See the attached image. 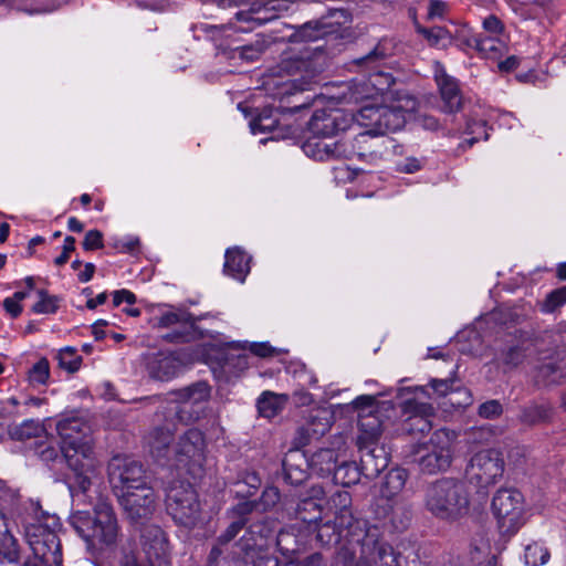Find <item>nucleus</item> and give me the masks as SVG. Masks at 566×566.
I'll list each match as a JSON object with an SVG mask.
<instances>
[{"instance_id": "nucleus-1", "label": "nucleus", "mask_w": 566, "mask_h": 566, "mask_svg": "<svg viewBox=\"0 0 566 566\" xmlns=\"http://www.w3.org/2000/svg\"><path fill=\"white\" fill-rule=\"evenodd\" d=\"M332 503L338 523L346 526L345 544L338 551L342 566H399L394 548L384 539L379 527L354 516L348 492H336Z\"/></svg>"}, {"instance_id": "nucleus-2", "label": "nucleus", "mask_w": 566, "mask_h": 566, "mask_svg": "<svg viewBox=\"0 0 566 566\" xmlns=\"http://www.w3.org/2000/svg\"><path fill=\"white\" fill-rule=\"evenodd\" d=\"M17 516H20L33 557L44 566H62L61 542L53 530L57 524L56 515L45 512L39 501L29 500Z\"/></svg>"}, {"instance_id": "nucleus-3", "label": "nucleus", "mask_w": 566, "mask_h": 566, "mask_svg": "<svg viewBox=\"0 0 566 566\" xmlns=\"http://www.w3.org/2000/svg\"><path fill=\"white\" fill-rule=\"evenodd\" d=\"M70 524L87 543L88 548L113 546L118 537L116 514L107 501L99 497L93 506V512L76 511L70 516Z\"/></svg>"}, {"instance_id": "nucleus-4", "label": "nucleus", "mask_w": 566, "mask_h": 566, "mask_svg": "<svg viewBox=\"0 0 566 566\" xmlns=\"http://www.w3.org/2000/svg\"><path fill=\"white\" fill-rule=\"evenodd\" d=\"M469 492L463 481L442 478L424 488L423 505L433 516L454 521L469 511Z\"/></svg>"}, {"instance_id": "nucleus-5", "label": "nucleus", "mask_w": 566, "mask_h": 566, "mask_svg": "<svg viewBox=\"0 0 566 566\" xmlns=\"http://www.w3.org/2000/svg\"><path fill=\"white\" fill-rule=\"evenodd\" d=\"M457 439L454 431L439 429L428 441L412 448L411 462L417 464L423 474H437L447 471L453 457V443Z\"/></svg>"}, {"instance_id": "nucleus-6", "label": "nucleus", "mask_w": 566, "mask_h": 566, "mask_svg": "<svg viewBox=\"0 0 566 566\" xmlns=\"http://www.w3.org/2000/svg\"><path fill=\"white\" fill-rule=\"evenodd\" d=\"M327 63V54L322 46H316L313 52L305 51L297 56L284 61L283 69L293 78L284 84L283 97L312 90L313 85L318 82V77L326 69Z\"/></svg>"}, {"instance_id": "nucleus-7", "label": "nucleus", "mask_w": 566, "mask_h": 566, "mask_svg": "<svg viewBox=\"0 0 566 566\" xmlns=\"http://www.w3.org/2000/svg\"><path fill=\"white\" fill-rule=\"evenodd\" d=\"M166 506L175 522L192 527L200 520L201 506L192 485L185 481H174L166 492Z\"/></svg>"}, {"instance_id": "nucleus-8", "label": "nucleus", "mask_w": 566, "mask_h": 566, "mask_svg": "<svg viewBox=\"0 0 566 566\" xmlns=\"http://www.w3.org/2000/svg\"><path fill=\"white\" fill-rule=\"evenodd\" d=\"M62 452L71 471L67 483L72 496L85 495L92 485V476L96 469L92 443L88 444L87 451L84 450V446H81L62 450Z\"/></svg>"}, {"instance_id": "nucleus-9", "label": "nucleus", "mask_w": 566, "mask_h": 566, "mask_svg": "<svg viewBox=\"0 0 566 566\" xmlns=\"http://www.w3.org/2000/svg\"><path fill=\"white\" fill-rule=\"evenodd\" d=\"M184 409L176 402L163 407L156 412L158 420H164L163 424H156L147 437L149 452L157 460L165 459L170 452L171 443L175 440L176 420L181 421Z\"/></svg>"}, {"instance_id": "nucleus-10", "label": "nucleus", "mask_w": 566, "mask_h": 566, "mask_svg": "<svg viewBox=\"0 0 566 566\" xmlns=\"http://www.w3.org/2000/svg\"><path fill=\"white\" fill-rule=\"evenodd\" d=\"M107 471L115 494L148 488L142 463L128 457L114 455Z\"/></svg>"}, {"instance_id": "nucleus-11", "label": "nucleus", "mask_w": 566, "mask_h": 566, "mask_svg": "<svg viewBox=\"0 0 566 566\" xmlns=\"http://www.w3.org/2000/svg\"><path fill=\"white\" fill-rule=\"evenodd\" d=\"M492 510L503 533L513 534L523 524V495L512 489H501L492 500Z\"/></svg>"}, {"instance_id": "nucleus-12", "label": "nucleus", "mask_w": 566, "mask_h": 566, "mask_svg": "<svg viewBox=\"0 0 566 566\" xmlns=\"http://www.w3.org/2000/svg\"><path fill=\"white\" fill-rule=\"evenodd\" d=\"M504 472V460L495 449L481 450L472 455L465 473L480 488L495 484Z\"/></svg>"}, {"instance_id": "nucleus-13", "label": "nucleus", "mask_w": 566, "mask_h": 566, "mask_svg": "<svg viewBox=\"0 0 566 566\" xmlns=\"http://www.w3.org/2000/svg\"><path fill=\"white\" fill-rule=\"evenodd\" d=\"M390 55L391 52L386 43L379 42L368 54L353 61L355 65L368 72L367 84L375 90L376 94L388 93L396 82L391 73L380 70Z\"/></svg>"}, {"instance_id": "nucleus-14", "label": "nucleus", "mask_w": 566, "mask_h": 566, "mask_svg": "<svg viewBox=\"0 0 566 566\" xmlns=\"http://www.w3.org/2000/svg\"><path fill=\"white\" fill-rule=\"evenodd\" d=\"M116 496L126 518L132 524H143L155 513L156 495L150 486L117 493Z\"/></svg>"}, {"instance_id": "nucleus-15", "label": "nucleus", "mask_w": 566, "mask_h": 566, "mask_svg": "<svg viewBox=\"0 0 566 566\" xmlns=\"http://www.w3.org/2000/svg\"><path fill=\"white\" fill-rule=\"evenodd\" d=\"M358 122L377 136L400 129L405 124L400 111L388 106H364L358 114Z\"/></svg>"}, {"instance_id": "nucleus-16", "label": "nucleus", "mask_w": 566, "mask_h": 566, "mask_svg": "<svg viewBox=\"0 0 566 566\" xmlns=\"http://www.w3.org/2000/svg\"><path fill=\"white\" fill-rule=\"evenodd\" d=\"M332 423L333 416L327 409L311 410L296 428L291 441L292 447L302 450L304 447L318 441L329 431Z\"/></svg>"}, {"instance_id": "nucleus-17", "label": "nucleus", "mask_w": 566, "mask_h": 566, "mask_svg": "<svg viewBox=\"0 0 566 566\" xmlns=\"http://www.w3.org/2000/svg\"><path fill=\"white\" fill-rule=\"evenodd\" d=\"M56 431L61 438V451L84 446V450H88V444L92 443L91 426L81 416L71 415L63 417L56 422Z\"/></svg>"}, {"instance_id": "nucleus-18", "label": "nucleus", "mask_w": 566, "mask_h": 566, "mask_svg": "<svg viewBox=\"0 0 566 566\" xmlns=\"http://www.w3.org/2000/svg\"><path fill=\"white\" fill-rule=\"evenodd\" d=\"M539 354L537 339L527 336L504 346L497 354L496 360L505 371H510L526 361H533Z\"/></svg>"}, {"instance_id": "nucleus-19", "label": "nucleus", "mask_w": 566, "mask_h": 566, "mask_svg": "<svg viewBox=\"0 0 566 566\" xmlns=\"http://www.w3.org/2000/svg\"><path fill=\"white\" fill-rule=\"evenodd\" d=\"M157 326L161 328L177 326L172 332L163 335V338L169 343L181 344L196 339V322L187 311L178 310L163 313L157 318Z\"/></svg>"}, {"instance_id": "nucleus-20", "label": "nucleus", "mask_w": 566, "mask_h": 566, "mask_svg": "<svg viewBox=\"0 0 566 566\" xmlns=\"http://www.w3.org/2000/svg\"><path fill=\"white\" fill-rule=\"evenodd\" d=\"M350 118H348L340 109L322 108L316 109L308 120V132L313 135L323 137H333L338 132L348 128Z\"/></svg>"}, {"instance_id": "nucleus-21", "label": "nucleus", "mask_w": 566, "mask_h": 566, "mask_svg": "<svg viewBox=\"0 0 566 566\" xmlns=\"http://www.w3.org/2000/svg\"><path fill=\"white\" fill-rule=\"evenodd\" d=\"M144 553L158 562V566H169V542L166 533L155 524L146 525L140 531Z\"/></svg>"}, {"instance_id": "nucleus-22", "label": "nucleus", "mask_w": 566, "mask_h": 566, "mask_svg": "<svg viewBox=\"0 0 566 566\" xmlns=\"http://www.w3.org/2000/svg\"><path fill=\"white\" fill-rule=\"evenodd\" d=\"M325 495L322 485H312L305 493L301 494L294 507L295 517L308 526L316 524L322 520V502L325 500Z\"/></svg>"}, {"instance_id": "nucleus-23", "label": "nucleus", "mask_w": 566, "mask_h": 566, "mask_svg": "<svg viewBox=\"0 0 566 566\" xmlns=\"http://www.w3.org/2000/svg\"><path fill=\"white\" fill-rule=\"evenodd\" d=\"M403 420V431L409 434L424 433L431 430L430 417L433 416V408L426 402H419L415 399L406 400L401 405Z\"/></svg>"}, {"instance_id": "nucleus-24", "label": "nucleus", "mask_w": 566, "mask_h": 566, "mask_svg": "<svg viewBox=\"0 0 566 566\" xmlns=\"http://www.w3.org/2000/svg\"><path fill=\"white\" fill-rule=\"evenodd\" d=\"M357 446L363 475L369 480L377 478L389 463V453L386 448L378 442L357 443Z\"/></svg>"}, {"instance_id": "nucleus-25", "label": "nucleus", "mask_w": 566, "mask_h": 566, "mask_svg": "<svg viewBox=\"0 0 566 566\" xmlns=\"http://www.w3.org/2000/svg\"><path fill=\"white\" fill-rule=\"evenodd\" d=\"M206 441L199 429H189L182 436L175 448V454L179 462L201 465L205 460Z\"/></svg>"}, {"instance_id": "nucleus-26", "label": "nucleus", "mask_w": 566, "mask_h": 566, "mask_svg": "<svg viewBox=\"0 0 566 566\" xmlns=\"http://www.w3.org/2000/svg\"><path fill=\"white\" fill-rule=\"evenodd\" d=\"M302 149L306 156L319 161L339 159L346 155L345 142L313 134L304 142Z\"/></svg>"}, {"instance_id": "nucleus-27", "label": "nucleus", "mask_w": 566, "mask_h": 566, "mask_svg": "<svg viewBox=\"0 0 566 566\" xmlns=\"http://www.w3.org/2000/svg\"><path fill=\"white\" fill-rule=\"evenodd\" d=\"M377 135L373 134L369 129L356 135L353 140L345 143V154L343 158L357 157L360 160L374 164L381 158V151Z\"/></svg>"}, {"instance_id": "nucleus-28", "label": "nucleus", "mask_w": 566, "mask_h": 566, "mask_svg": "<svg viewBox=\"0 0 566 566\" xmlns=\"http://www.w3.org/2000/svg\"><path fill=\"white\" fill-rule=\"evenodd\" d=\"M338 35L339 23H333L324 17L294 28L290 40L292 42L317 41L323 38L337 39Z\"/></svg>"}, {"instance_id": "nucleus-29", "label": "nucleus", "mask_w": 566, "mask_h": 566, "mask_svg": "<svg viewBox=\"0 0 566 566\" xmlns=\"http://www.w3.org/2000/svg\"><path fill=\"white\" fill-rule=\"evenodd\" d=\"M310 461L301 449L291 448L282 460L283 479L291 485H300L308 476Z\"/></svg>"}, {"instance_id": "nucleus-30", "label": "nucleus", "mask_w": 566, "mask_h": 566, "mask_svg": "<svg viewBox=\"0 0 566 566\" xmlns=\"http://www.w3.org/2000/svg\"><path fill=\"white\" fill-rule=\"evenodd\" d=\"M180 361L168 353H156L147 359V370L153 379L167 381L180 370Z\"/></svg>"}, {"instance_id": "nucleus-31", "label": "nucleus", "mask_w": 566, "mask_h": 566, "mask_svg": "<svg viewBox=\"0 0 566 566\" xmlns=\"http://www.w3.org/2000/svg\"><path fill=\"white\" fill-rule=\"evenodd\" d=\"M437 83L443 103L442 111L449 114L459 112L462 108L463 99L458 82L453 77L442 73L437 75Z\"/></svg>"}, {"instance_id": "nucleus-32", "label": "nucleus", "mask_w": 566, "mask_h": 566, "mask_svg": "<svg viewBox=\"0 0 566 566\" xmlns=\"http://www.w3.org/2000/svg\"><path fill=\"white\" fill-rule=\"evenodd\" d=\"M553 415L551 403L531 401L520 407L517 421L526 427H535L552 422Z\"/></svg>"}, {"instance_id": "nucleus-33", "label": "nucleus", "mask_w": 566, "mask_h": 566, "mask_svg": "<svg viewBox=\"0 0 566 566\" xmlns=\"http://www.w3.org/2000/svg\"><path fill=\"white\" fill-rule=\"evenodd\" d=\"M380 413V409L358 413L360 434L358 436L357 443L378 442L384 428Z\"/></svg>"}, {"instance_id": "nucleus-34", "label": "nucleus", "mask_w": 566, "mask_h": 566, "mask_svg": "<svg viewBox=\"0 0 566 566\" xmlns=\"http://www.w3.org/2000/svg\"><path fill=\"white\" fill-rule=\"evenodd\" d=\"M271 42L266 36H258L255 41L238 46L234 49H220L219 54L228 59H239L247 62H254L259 60L262 54L268 50Z\"/></svg>"}, {"instance_id": "nucleus-35", "label": "nucleus", "mask_w": 566, "mask_h": 566, "mask_svg": "<svg viewBox=\"0 0 566 566\" xmlns=\"http://www.w3.org/2000/svg\"><path fill=\"white\" fill-rule=\"evenodd\" d=\"M314 526L316 532V542L322 546L335 545L339 543L342 538V546L345 544L346 526L340 525L337 521V517H334V520H327L325 522H322L321 520L314 524Z\"/></svg>"}, {"instance_id": "nucleus-36", "label": "nucleus", "mask_w": 566, "mask_h": 566, "mask_svg": "<svg viewBox=\"0 0 566 566\" xmlns=\"http://www.w3.org/2000/svg\"><path fill=\"white\" fill-rule=\"evenodd\" d=\"M469 48L476 50L485 59H499L506 50L505 44L497 38L474 35L465 40Z\"/></svg>"}, {"instance_id": "nucleus-37", "label": "nucleus", "mask_w": 566, "mask_h": 566, "mask_svg": "<svg viewBox=\"0 0 566 566\" xmlns=\"http://www.w3.org/2000/svg\"><path fill=\"white\" fill-rule=\"evenodd\" d=\"M250 271V258L238 248L226 252L224 272L237 280L243 281Z\"/></svg>"}, {"instance_id": "nucleus-38", "label": "nucleus", "mask_w": 566, "mask_h": 566, "mask_svg": "<svg viewBox=\"0 0 566 566\" xmlns=\"http://www.w3.org/2000/svg\"><path fill=\"white\" fill-rule=\"evenodd\" d=\"M536 378L545 385H559L566 381V358L542 364L537 367Z\"/></svg>"}, {"instance_id": "nucleus-39", "label": "nucleus", "mask_w": 566, "mask_h": 566, "mask_svg": "<svg viewBox=\"0 0 566 566\" xmlns=\"http://www.w3.org/2000/svg\"><path fill=\"white\" fill-rule=\"evenodd\" d=\"M262 484L261 478L255 471H241L238 473L235 480L232 482L235 496L240 499H248L260 489Z\"/></svg>"}, {"instance_id": "nucleus-40", "label": "nucleus", "mask_w": 566, "mask_h": 566, "mask_svg": "<svg viewBox=\"0 0 566 566\" xmlns=\"http://www.w3.org/2000/svg\"><path fill=\"white\" fill-rule=\"evenodd\" d=\"M286 402L287 397L285 395L266 391L258 400V410L262 417L271 419L282 411Z\"/></svg>"}, {"instance_id": "nucleus-41", "label": "nucleus", "mask_w": 566, "mask_h": 566, "mask_svg": "<svg viewBox=\"0 0 566 566\" xmlns=\"http://www.w3.org/2000/svg\"><path fill=\"white\" fill-rule=\"evenodd\" d=\"M19 560L18 542L0 520V563H17Z\"/></svg>"}, {"instance_id": "nucleus-42", "label": "nucleus", "mask_w": 566, "mask_h": 566, "mask_svg": "<svg viewBox=\"0 0 566 566\" xmlns=\"http://www.w3.org/2000/svg\"><path fill=\"white\" fill-rule=\"evenodd\" d=\"M175 395L181 402L198 403L209 399L210 387L206 381H197L188 387L177 390Z\"/></svg>"}, {"instance_id": "nucleus-43", "label": "nucleus", "mask_w": 566, "mask_h": 566, "mask_svg": "<svg viewBox=\"0 0 566 566\" xmlns=\"http://www.w3.org/2000/svg\"><path fill=\"white\" fill-rule=\"evenodd\" d=\"M44 432V427L35 420H25L20 424L8 427V434L12 440L24 441L39 437Z\"/></svg>"}, {"instance_id": "nucleus-44", "label": "nucleus", "mask_w": 566, "mask_h": 566, "mask_svg": "<svg viewBox=\"0 0 566 566\" xmlns=\"http://www.w3.org/2000/svg\"><path fill=\"white\" fill-rule=\"evenodd\" d=\"M336 483L350 486L359 482L363 472L355 462H343L332 472Z\"/></svg>"}, {"instance_id": "nucleus-45", "label": "nucleus", "mask_w": 566, "mask_h": 566, "mask_svg": "<svg viewBox=\"0 0 566 566\" xmlns=\"http://www.w3.org/2000/svg\"><path fill=\"white\" fill-rule=\"evenodd\" d=\"M310 465L322 474H331L337 465V453L333 449H321L313 453Z\"/></svg>"}, {"instance_id": "nucleus-46", "label": "nucleus", "mask_w": 566, "mask_h": 566, "mask_svg": "<svg viewBox=\"0 0 566 566\" xmlns=\"http://www.w3.org/2000/svg\"><path fill=\"white\" fill-rule=\"evenodd\" d=\"M408 479V473L405 469H391L385 478L382 491L387 496L398 494L405 486Z\"/></svg>"}, {"instance_id": "nucleus-47", "label": "nucleus", "mask_w": 566, "mask_h": 566, "mask_svg": "<svg viewBox=\"0 0 566 566\" xmlns=\"http://www.w3.org/2000/svg\"><path fill=\"white\" fill-rule=\"evenodd\" d=\"M412 512L409 505L402 502H395L391 506L389 521L392 527L398 531H405L411 521Z\"/></svg>"}, {"instance_id": "nucleus-48", "label": "nucleus", "mask_w": 566, "mask_h": 566, "mask_svg": "<svg viewBox=\"0 0 566 566\" xmlns=\"http://www.w3.org/2000/svg\"><path fill=\"white\" fill-rule=\"evenodd\" d=\"M59 366L69 373L77 371L82 365V357L77 355L75 347H65L59 350L57 356Z\"/></svg>"}, {"instance_id": "nucleus-49", "label": "nucleus", "mask_w": 566, "mask_h": 566, "mask_svg": "<svg viewBox=\"0 0 566 566\" xmlns=\"http://www.w3.org/2000/svg\"><path fill=\"white\" fill-rule=\"evenodd\" d=\"M524 557L527 565L539 566L547 562L549 553L543 545L533 543L526 546Z\"/></svg>"}, {"instance_id": "nucleus-50", "label": "nucleus", "mask_w": 566, "mask_h": 566, "mask_svg": "<svg viewBox=\"0 0 566 566\" xmlns=\"http://www.w3.org/2000/svg\"><path fill=\"white\" fill-rule=\"evenodd\" d=\"M38 295L40 297L39 302H36L32 311L38 314H49L55 313L57 310V297L51 296L45 290H39Z\"/></svg>"}, {"instance_id": "nucleus-51", "label": "nucleus", "mask_w": 566, "mask_h": 566, "mask_svg": "<svg viewBox=\"0 0 566 566\" xmlns=\"http://www.w3.org/2000/svg\"><path fill=\"white\" fill-rule=\"evenodd\" d=\"M277 125V119L272 116L271 113L263 112L256 118L252 119L250 123L252 132L255 133H266L272 132Z\"/></svg>"}, {"instance_id": "nucleus-52", "label": "nucleus", "mask_w": 566, "mask_h": 566, "mask_svg": "<svg viewBox=\"0 0 566 566\" xmlns=\"http://www.w3.org/2000/svg\"><path fill=\"white\" fill-rule=\"evenodd\" d=\"M280 499L281 494L276 486H266L255 502H259V511L265 512L273 509L280 502Z\"/></svg>"}, {"instance_id": "nucleus-53", "label": "nucleus", "mask_w": 566, "mask_h": 566, "mask_svg": "<svg viewBox=\"0 0 566 566\" xmlns=\"http://www.w3.org/2000/svg\"><path fill=\"white\" fill-rule=\"evenodd\" d=\"M50 376V364L46 358H41L29 371L32 382L45 384Z\"/></svg>"}, {"instance_id": "nucleus-54", "label": "nucleus", "mask_w": 566, "mask_h": 566, "mask_svg": "<svg viewBox=\"0 0 566 566\" xmlns=\"http://www.w3.org/2000/svg\"><path fill=\"white\" fill-rule=\"evenodd\" d=\"M566 303V285L559 289H556L547 294L546 300L544 302V311L554 312L556 308L560 307Z\"/></svg>"}, {"instance_id": "nucleus-55", "label": "nucleus", "mask_w": 566, "mask_h": 566, "mask_svg": "<svg viewBox=\"0 0 566 566\" xmlns=\"http://www.w3.org/2000/svg\"><path fill=\"white\" fill-rule=\"evenodd\" d=\"M491 547L486 542H481L480 545H472L470 549V558L474 566H481L489 559V556H494Z\"/></svg>"}, {"instance_id": "nucleus-56", "label": "nucleus", "mask_w": 566, "mask_h": 566, "mask_svg": "<svg viewBox=\"0 0 566 566\" xmlns=\"http://www.w3.org/2000/svg\"><path fill=\"white\" fill-rule=\"evenodd\" d=\"M478 413L484 419H496L503 413V406L496 399L488 400L479 406Z\"/></svg>"}, {"instance_id": "nucleus-57", "label": "nucleus", "mask_w": 566, "mask_h": 566, "mask_svg": "<svg viewBox=\"0 0 566 566\" xmlns=\"http://www.w3.org/2000/svg\"><path fill=\"white\" fill-rule=\"evenodd\" d=\"M259 511V502L254 501H242L232 506L229 511L231 516L237 517V520L247 518L252 512Z\"/></svg>"}, {"instance_id": "nucleus-58", "label": "nucleus", "mask_w": 566, "mask_h": 566, "mask_svg": "<svg viewBox=\"0 0 566 566\" xmlns=\"http://www.w3.org/2000/svg\"><path fill=\"white\" fill-rule=\"evenodd\" d=\"M247 520H235L233 521L224 532H222L218 536V543L228 545L232 539L237 537V535L242 531V528L245 526Z\"/></svg>"}, {"instance_id": "nucleus-59", "label": "nucleus", "mask_w": 566, "mask_h": 566, "mask_svg": "<svg viewBox=\"0 0 566 566\" xmlns=\"http://www.w3.org/2000/svg\"><path fill=\"white\" fill-rule=\"evenodd\" d=\"M82 244L86 251L102 249L104 247L103 233L99 230L87 231Z\"/></svg>"}, {"instance_id": "nucleus-60", "label": "nucleus", "mask_w": 566, "mask_h": 566, "mask_svg": "<svg viewBox=\"0 0 566 566\" xmlns=\"http://www.w3.org/2000/svg\"><path fill=\"white\" fill-rule=\"evenodd\" d=\"M426 159L417 157H407L403 161L397 165V170L402 174H415L422 169Z\"/></svg>"}, {"instance_id": "nucleus-61", "label": "nucleus", "mask_w": 566, "mask_h": 566, "mask_svg": "<svg viewBox=\"0 0 566 566\" xmlns=\"http://www.w3.org/2000/svg\"><path fill=\"white\" fill-rule=\"evenodd\" d=\"M286 566H335L329 558H325L321 553H314L303 560L290 563Z\"/></svg>"}, {"instance_id": "nucleus-62", "label": "nucleus", "mask_w": 566, "mask_h": 566, "mask_svg": "<svg viewBox=\"0 0 566 566\" xmlns=\"http://www.w3.org/2000/svg\"><path fill=\"white\" fill-rule=\"evenodd\" d=\"M353 406L359 412H368V410H379L380 407L374 396L363 395L353 401Z\"/></svg>"}, {"instance_id": "nucleus-63", "label": "nucleus", "mask_w": 566, "mask_h": 566, "mask_svg": "<svg viewBox=\"0 0 566 566\" xmlns=\"http://www.w3.org/2000/svg\"><path fill=\"white\" fill-rule=\"evenodd\" d=\"M120 564L122 566H158V562H156L154 558H149L148 556L140 558L134 554L127 553H124Z\"/></svg>"}, {"instance_id": "nucleus-64", "label": "nucleus", "mask_w": 566, "mask_h": 566, "mask_svg": "<svg viewBox=\"0 0 566 566\" xmlns=\"http://www.w3.org/2000/svg\"><path fill=\"white\" fill-rule=\"evenodd\" d=\"M36 454L44 462H51L57 458L59 451L54 446L41 441L36 447Z\"/></svg>"}]
</instances>
